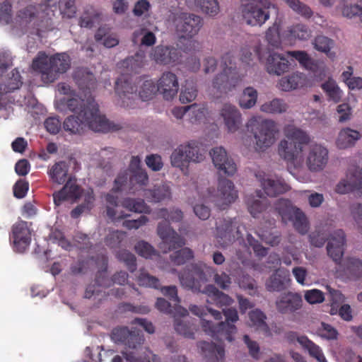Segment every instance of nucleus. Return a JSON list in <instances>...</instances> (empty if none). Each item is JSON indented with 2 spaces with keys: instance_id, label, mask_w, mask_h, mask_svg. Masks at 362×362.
Instances as JSON below:
<instances>
[{
  "instance_id": "nucleus-26",
  "label": "nucleus",
  "mask_w": 362,
  "mask_h": 362,
  "mask_svg": "<svg viewBox=\"0 0 362 362\" xmlns=\"http://www.w3.org/2000/svg\"><path fill=\"white\" fill-rule=\"evenodd\" d=\"M287 339L289 341L293 342L296 340L302 348L308 351V354L313 358H315L319 362H327L321 348L308 339L306 336H298L296 332H291L287 334Z\"/></svg>"
},
{
  "instance_id": "nucleus-10",
  "label": "nucleus",
  "mask_w": 362,
  "mask_h": 362,
  "mask_svg": "<svg viewBox=\"0 0 362 362\" xmlns=\"http://www.w3.org/2000/svg\"><path fill=\"white\" fill-rule=\"evenodd\" d=\"M221 66L223 71L215 77L213 86L221 92L227 93L239 84L243 76L238 72L234 55L231 52L222 56Z\"/></svg>"
},
{
  "instance_id": "nucleus-64",
  "label": "nucleus",
  "mask_w": 362,
  "mask_h": 362,
  "mask_svg": "<svg viewBox=\"0 0 362 362\" xmlns=\"http://www.w3.org/2000/svg\"><path fill=\"white\" fill-rule=\"evenodd\" d=\"M290 35L300 40H308L311 35V31L308 27L303 24H296L289 28Z\"/></svg>"
},
{
  "instance_id": "nucleus-48",
  "label": "nucleus",
  "mask_w": 362,
  "mask_h": 362,
  "mask_svg": "<svg viewBox=\"0 0 362 362\" xmlns=\"http://www.w3.org/2000/svg\"><path fill=\"white\" fill-rule=\"evenodd\" d=\"M107 203V216L112 220H119L127 216L122 211L118 212L116 207L118 206V197L112 194H107L105 197Z\"/></svg>"
},
{
  "instance_id": "nucleus-12",
  "label": "nucleus",
  "mask_w": 362,
  "mask_h": 362,
  "mask_svg": "<svg viewBox=\"0 0 362 362\" xmlns=\"http://www.w3.org/2000/svg\"><path fill=\"white\" fill-rule=\"evenodd\" d=\"M275 209L284 223L291 221L299 233L303 235L307 233L309 229L307 217L300 209L294 206L290 200L278 199L275 203Z\"/></svg>"
},
{
  "instance_id": "nucleus-37",
  "label": "nucleus",
  "mask_w": 362,
  "mask_h": 362,
  "mask_svg": "<svg viewBox=\"0 0 362 362\" xmlns=\"http://www.w3.org/2000/svg\"><path fill=\"white\" fill-rule=\"evenodd\" d=\"M361 134L359 132L351 128H344L341 129L337 139V146L339 148L345 149L353 146L356 141L360 139Z\"/></svg>"
},
{
  "instance_id": "nucleus-22",
  "label": "nucleus",
  "mask_w": 362,
  "mask_h": 362,
  "mask_svg": "<svg viewBox=\"0 0 362 362\" xmlns=\"http://www.w3.org/2000/svg\"><path fill=\"white\" fill-rule=\"evenodd\" d=\"M181 51L173 46L158 45L152 52L153 59L159 64H175L180 62Z\"/></svg>"
},
{
  "instance_id": "nucleus-45",
  "label": "nucleus",
  "mask_w": 362,
  "mask_h": 362,
  "mask_svg": "<svg viewBox=\"0 0 362 362\" xmlns=\"http://www.w3.org/2000/svg\"><path fill=\"white\" fill-rule=\"evenodd\" d=\"M258 93L253 87L245 88L239 98V105L243 109H250L255 105Z\"/></svg>"
},
{
  "instance_id": "nucleus-47",
  "label": "nucleus",
  "mask_w": 362,
  "mask_h": 362,
  "mask_svg": "<svg viewBox=\"0 0 362 362\" xmlns=\"http://www.w3.org/2000/svg\"><path fill=\"white\" fill-rule=\"evenodd\" d=\"M99 13L92 6H87L79 18L78 24L81 28H91L99 18Z\"/></svg>"
},
{
  "instance_id": "nucleus-49",
  "label": "nucleus",
  "mask_w": 362,
  "mask_h": 362,
  "mask_svg": "<svg viewBox=\"0 0 362 362\" xmlns=\"http://www.w3.org/2000/svg\"><path fill=\"white\" fill-rule=\"evenodd\" d=\"M354 69L349 66L347 70L341 74V78L343 82L347 86L349 90H359L362 89V78L359 76H353Z\"/></svg>"
},
{
  "instance_id": "nucleus-20",
  "label": "nucleus",
  "mask_w": 362,
  "mask_h": 362,
  "mask_svg": "<svg viewBox=\"0 0 362 362\" xmlns=\"http://www.w3.org/2000/svg\"><path fill=\"white\" fill-rule=\"evenodd\" d=\"M345 245L346 236L342 230H336L330 235L327 245V255L337 264H339L341 262Z\"/></svg>"
},
{
  "instance_id": "nucleus-35",
  "label": "nucleus",
  "mask_w": 362,
  "mask_h": 362,
  "mask_svg": "<svg viewBox=\"0 0 362 362\" xmlns=\"http://www.w3.org/2000/svg\"><path fill=\"white\" fill-rule=\"evenodd\" d=\"M145 57L144 52H138L134 56L122 61L120 68L124 69L125 75L139 73L144 65Z\"/></svg>"
},
{
  "instance_id": "nucleus-4",
  "label": "nucleus",
  "mask_w": 362,
  "mask_h": 362,
  "mask_svg": "<svg viewBox=\"0 0 362 362\" xmlns=\"http://www.w3.org/2000/svg\"><path fill=\"white\" fill-rule=\"evenodd\" d=\"M71 66V59L66 53H57L50 57L45 52H39L32 62L33 70L40 74L41 80L50 83L66 72Z\"/></svg>"
},
{
  "instance_id": "nucleus-38",
  "label": "nucleus",
  "mask_w": 362,
  "mask_h": 362,
  "mask_svg": "<svg viewBox=\"0 0 362 362\" xmlns=\"http://www.w3.org/2000/svg\"><path fill=\"white\" fill-rule=\"evenodd\" d=\"M74 80L78 88L83 91L90 90L96 87L97 81L95 76L85 69L76 71L74 74Z\"/></svg>"
},
{
  "instance_id": "nucleus-43",
  "label": "nucleus",
  "mask_w": 362,
  "mask_h": 362,
  "mask_svg": "<svg viewBox=\"0 0 362 362\" xmlns=\"http://www.w3.org/2000/svg\"><path fill=\"white\" fill-rule=\"evenodd\" d=\"M321 88L327 94L329 100H332L335 103L341 100L342 91L334 79L328 78L327 81L321 85Z\"/></svg>"
},
{
  "instance_id": "nucleus-36",
  "label": "nucleus",
  "mask_w": 362,
  "mask_h": 362,
  "mask_svg": "<svg viewBox=\"0 0 362 362\" xmlns=\"http://www.w3.org/2000/svg\"><path fill=\"white\" fill-rule=\"evenodd\" d=\"M107 276V268L103 270L99 271L95 276V284L88 285L86 289L84 297L86 298H90L94 296H99L101 293V287H109L110 284Z\"/></svg>"
},
{
  "instance_id": "nucleus-62",
  "label": "nucleus",
  "mask_w": 362,
  "mask_h": 362,
  "mask_svg": "<svg viewBox=\"0 0 362 362\" xmlns=\"http://www.w3.org/2000/svg\"><path fill=\"white\" fill-rule=\"evenodd\" d=\"M18 22L21 25L27 27L35 18V9L33 6H29L21 9L17 14Z\"/></svg>"
},
{
  "instance_id": "nucleus-28",
  "label": "nucleus",
  "mask_w": 362,
  "mask_h": 362,
  "mask_svg": "<svg viewBox=\"0 0 362 362\" xmlns=\"http://www.w3.org/2000/svg\"><path fill=\"white\" fill-rule=\"evenodd\" d=\"M221 115L228 132H236L242 124V115L238 109L231 104L223 105Z\"/></svg>"
},
{
  "instance_id": "nucleus-50",
  "label": "nucleus",
  "mask_w": 362,
  "mask_h": 362,
  "mask_svg": "<svg viewBox=\"0 0 362 362\" xmlns=\"http://www.w3.org/2000/svg\"><path fill=\"white\" fill-rule=\"evenodd\" d=\"M122 355L127 362H160V358L148 349L145 350L143 356L137 358L133 351H122Z\"/></svg>"
},
{
  "instance_id": "nucleus-39",
  "label": "nucleus",
  "mask_w": 362,
  "mask_h": 362,
  "mask_svg": "<svg viewBox=\"0 0 362 362\" xmlns=\"http://www.w3.org/2000/svg\"><path fill=\"white\" fill-rule=\"evenodd\" d=\"M304 83V76L297 73L281 78L279 82V87L284 91H289L302 87Z\"/></svg>"
},
{
  "instance_id": "nucleus-40",
  "label": "nucleus",
  "mask_w": 362,
  "mask_h": 362,
  "mask_svg": "<svg viewBox=\"0 0 362 362\" xmlns=\"http://www.w3.org/2000/svg\"><path fill=\"white\" fill-rule=\"evenodd\" d=\"M344 270L352 279L362 278V259L356 257H348L344 260Z\"/></svg>"
},
{
  "instance_id": "nucleus-2",
  "label": "nucleus",
  "mask_w": 362,
  "mask_h": 362,
  "mask_svg": "<svg viewBox=\"0 0 362 362\" xmlns=\"http://www.w3.org/2000/svg\"><path fill=\"white\" fill-rule=\"evenodd\" d=\"M90 115L85 112L82 116L71 115L67 117L63 122L64 131L70 134H83L87 129L98 132H115L121 129L119 124L110 122L103 115H97V110L93 106Z\"/></svg>"
},
{
  "instance_id": "nucleus-17",
  "label": "nucleus",
  "mask_w": 362,
  "mask_h": 362,
  "mask_svg": "<svg viewBox=\"0 0 362 362\" xmlns=\"http://www.w3.org/2000/svg\"><path fill=\"white\" fill-rule=\"evenodd\" d=\"M354 191L362 194V168L349 169L346 178L341 180L335 188V192L340 194Z\"/></svg>"
},
{
  "instance_id": "nucleus-24",
  "label": "nucleus",
  "mask_w": 362,
  "mask_h": 362,
  "mask_svg": "<svg viewBox=\"0 0 362 362\" xmlns=\"http://www.w3.org/2000/svg\"><path fill=\"white\" fill-rule=\"evenodd\" d=\"M132 78L127 75L122 74L115 82V92L122 100L124 106H129L128 103L125 104L126 99H133L136 96V81L134 84H132Z\"/></svg>"
},
{
  "instance_id": "nucleus-3",
  "label": "nucleus",
  "mask_w": 362,
  "mask_h": 362,
  "mask_svg": "<svg viewBox=\"0 0 362 362\" xmlns=\"http://www.w3.org/2000/svg\"><path fill=\"white\" fill-rule=\"evenodd\" d=\"M47 174L52 182L64 186L53 193L54 202L60 205L64 201L76 202L82 194V189L76 184V180L69 176V165L65 161H59L49 168Z\"/></svg>"
},
{
  "instance_id": "nucleus-44",
  "label": "nucleus",
  "mask_w": 362,
  "mask_h": 362,
  "mask_svg": "<svg viewBox=\"0 0 362 362\" xmlns=\"http://www.w3.org/2000/svg\"><path fill=\"white\" fill-rule=\"evenodd\" d=\"M287 108V104L282 99L274 98L263 103L260 110L268 114H281L285 112Z\"/></svg>"
},
{
  "instance_id": "nucleus-1",
  "label": "nucleus",
  "mask_w": 362,
  "mask_h": 362,
  "mask_svg": "<svg viewBox=\"0 0 362 362\" xmlns=\"http://www.w3.org/2000/svg\"><path fill=\"white\" fill-rule=\"evenodd\" d=\"M216 269L204 263H197L191 266V269L179 275L181 284L194 292H202L208 294L210 300L209 303H214L217 307L230 305L233 300L227 294L220 291L214 285H206L202 290V285L207 283Z\"/></svg>"
},
{
  "instance_id": "nucleus-7",
  "label": "nucleus",
  "mask_w": 362,
  "mask_h": 362,
  "mask_svg": "<svg viewBox=\"0 0 362 362\" xmlns=\"http://www.w3.org/2000/svg\"><path fill=\"white\" fill-rule=\"evenodd\" d=\"M284 134L288 140L283 139L278 146L281 158L288 162H293L303 152V145L308 144L309 135L300 128L293 125H287L284 129Z\"/></svg>"
},
{
  "instance_id": "nucleus-13",
  "label": "nucleus",
  "mask_w": 362,
  "mask_h": 362,
  "mask_svg": "<svg viewBox=\"0 0 362 362\" xmlns=\"http://www.w3.org/2000/svg\"><path fill=\"white\" fill-rule=\"evenodd\" d=\"M243 230L244 226L238 225L230 219H223L221 223L216 226V239L223 247H226L235 240H243Z\"/></svg>"
},
{
  "instance_id": "nucleus-6",
  "label": "nucleus",
  "mask_w": 362,
  "mask_h": 362,
  "mask_svg": "<svg viewBox=\"0 0 362 362\" xmlns=\"http://www.w3.org/2000/svg\"><path fill=\"white\" fill-rule=\"evenodd\" d=\"M246 127L253 136L255 152H265L275 143L279 129L274 120L253 116L247 121Z\"/></svg>"
},
{
  "instance_id": "nucleus-31",
  "label": "nucleus",
  "mask_w": 362,
  "mask_h": 362,
  "mask_svg": "<svg viewBox=\"0 0 362 362\" xmlns=\"http://www.w3.org/2000/svg\"><path fill=\"white\" fill-rule=\"evenodd\" d=\"M200 347L206 362H222L225 357V349L222 345L213 342L201 341Z\"/></svg>"
},
{
  "instance_id": "nucleus-16",
  "label": "nucleus",
  "mask_w": 362,
  "mask_h": 362,
  "mask_svg": "<svg viewBox=\"0 0 362 362\" xmlns=\"http://www.w3.org/2000/svg\"><path fill=\"white\" fill-rule=\"evenodd\" d=\"M213 163L220 175H233L237 170L234 160L228 157L226 151L223 147L214 148L210 151Z\"/></svg>"
},
{
  "instance_id": "nucleus-58",
  "label": "nucleus",
  "mask_w": 362,
  "mask_h": 362,
  "mask_svg": "<svg viewBox=\"0 0 362 362\" xmlns=\"http://www.w3.org/2000/svg\"><path fill=\"white\" fill-rule=\"evenodd\" d=\"M137 281L139 286L151 287L158 289L160 287L159 279L150 275L144 269H140L139 274L137 276Z\"/></svg>"
},
{
  "instance_id": "nucleus-59",
  "label": "nucleus",
  "mask_w": 362,
  "mask_h": 362,
  "mask_svg": "<svg viewBox=\"0 0 362 362\" xmlns=\"http://www.w3.org/2000/svg\"><path fill=\"white\" fill-rule=\"evenodd\" d=\"M117 259L125 264L130 272L136 269V258L134 254L126 250H119L117 254Z\"/></svg>"
},
{
  "instance_id": "nucleus-42",
  "label": "nucleus",
  "mask_w": 362,
  "mask_h": 362,
  "mask_svg": "<svg viewBox=\"0 0 362 362\" xmlns=\"http://www.w3.org/2000/svg\"><path fill=\"white\" fill-rule=\"evenodd\" d=\"M156 308L160 312L165 313H175L180 317H185L188 315V310L180 305L172 306L171 304L165 298H158L156 303Z\"/></svg>"
},
{
  "instance_id": "nucleus-55",
  "label": "nucleus",
  "mask_w": 362,
  "mask_h": 362,
  "mask_svg": "<svg viewBox=\"0 0 362 362\" xmlns=\"http://www.w3.org/2000/svg\"><path fill=\"white\" fill-rule=\"evenodd\" d=\"M197 95V89L192 81H187L183 86L180 95V100L182 103H187L194 100Z\"/></svg>"
},
{
  "instance_id": "nucleus-56",
  "label": "nucleus",
  "mask_w": 362,
  "mask_h": 362,
  "mask_svg": "<svg viewBox=\"0 0 362 362\" xmlns=\"http://www.w3.org/2000/svg\"><path fill=\"white\" fill-rule=\"evenodd\" d=\"M194 258V252L189 247L182 248L170 255L171 261L176 265H182Z\"/></svg>"
},
{
  "instance_id": "nucleus-27",
  "label": "nucleus",
  "mask_w": 362,
  "mask_h": 362,
  "mask_svg": "<svg viewBox=\"0 0 362 362\" xmlns=\"http://www.w3.org/2000/svg\"><path fill=\"white\" fill-rule=\"evenodd\" d=\"M276 304L279 313H292L300 308L302 298L298 293L287 292L281 295Z\"/></svg>"
},
{
  "instance_id": "nucleus-29",
  "label": "nucleus",
  "mask_w": 362,
  "mask_h": 362,
  "mask_svg": "<svg viewBox=\"0 0 362 362\" xmlns=\"http://www.w3.org/2000/svg\"><path fill=\"white\" fill-rule=\"evenodd\" d=\"M288 59L281 54L271 52L267 58L265 68L270 74L280 76L289 69Z\"/></svg>"
},
{
  "instance_id": "nucleus-21",
  "label": "nucleus",
  "mask_w": 362,
  "mask_h": 362,
  "mask_svg": "<svg viewBox=\"0 0 362 362\" xmlns=\"http://www.w3.org/2000/svg\"><path fill=\"white\" fill-rule=\"evenodd\" d=\"M158 90L166 100H173L177 94L179 83L177 76L171 71L163 73L157 82Z\"/></svg>"
},
{
  "instance_id": "nucleus-33",
  "label": "nucleus",
  "mask_w": 362,
  "mask_h": 362,
  "mask_svg": "<svg viewBox=\"0 0 362 362\" xmlns=\"http://www.w3.org/2000/svg\"><path fill=\"white\" fill-rule=\"evenodd\" d=\"M256 177L260 181L261 185L267 196L276 197L289 190V186L280 180L264 179L259 174H256Z\"/></svg>"
},
{
  "instance_id": "nucleus-63",
  "label": "nucleus",
  "mask_w": 362,
  "mask_h": 362,
  "mask_svg": "<svg viewBox=\"0 0 362 362\" xmlns=\"http://www.w3.org/2000/svg\"><path fill=\"white\" fill-rule=\"evenodd\" d=\"M174 327L175 331L187 338H194V328L191 325L187 324L180 317H175Z\"/></svg>"
},
{
  "instance_id": "nucleus-30",
  "label": "nucleus",
  "mask_w": 362,
  "mask_h": 362,
  "mask_svg": "<svg viewBox=\"0 0 362 362\" xmlns=\"http://www.w3.org/2000/svg\"><path fill=\"white\" fill-rule=\"evenodd\" d=\"M290 281L288 271L279 269L267 281L266 288L269 291H281L286 288Z\"/></svg>"
},
{
  "instance_id": "nucleus-52",
  "label": "nucleus",
  "mask_w": 362,
  "mask_h": 362,
  "mask_svg": "<svg viewBox=\"0 0 362 362\" xmlns=\"http://www.w3.org/2000/svg\"><path fill=\"white\" fill-rule=\"evenodd\" d=\"M286 3L291 9L296 13L301 16L305 18H310L312 17L313 12L312 9L307 4L301 2L300 0H283Z\"/></svg>"
},
{
  "instance_id": "nucleus-41",
  "label": "nucleus",
  "mask_w": 362,
  "mask_h": 362,
  "mask_svg": "<svg viewBox=\"0 0 362 362\" xmlns=\"http://www.w3.org/2000/svg\"><path fill=\"white\" fill-rule=\"evenodd\" d=\"M313 44L316 50L326 54V55L332 60H334L336 57L335 53L334 52H331V49L334 45V42L332 39L324 35H317L314 39Z\"/></svg>"
},
{
  "instance_id": "nucleus-53",
  "label": "nucleus",
  "mask_w": 362,
  "mask_h": 362,
  "mask_svg": "<svg viewBox=\"0 0 362 362\" xmlns=\"http://www.w3.org/2000/svg\"><path fill=\"white\" fill-rule=\"evenodd\" d=\"M22 77L17 69H13L11 71V76L8 78V81L5 84L1 85L2 87V91L8 96V93L14 91L20 88L22 86Z\"/></svg>"
},
{
  "instance_id": "nucleus-11",
  "label": "nucleus",
  "mask_w": 362,
  "mask_h": 362,
  "mask_svg": "<svg viewBox=\"0 0 362 362\" xmlns=\"http://www.w3.org/2000/svg\"><path fill=\"white\" fill-rule=\"evenodd\" d=\"M204 151L196 141H190L180 144L172 153L170 162L173 167L180 168L182 172L187 171L190 163H198L205 158Z\"/></svg>"
},
{
  "instance_id": "nucleus-54",
  "label": "nucleus",
  "mask_w": 362,
  "mask_h": 362,
  "mask_svg": "<svg viewBox=\"0 0 362 362\" xmlns=\"http://www.w3.org/2000/svg\"><path fill=\"white\" fill-rule=\"evenodd\" d=\"M247 209L253 217H257L258 214L264 211L268 206L267 198L254 199L248 198L246 201Z\"/></svg>"
},
{
  "instance_id": "nucleus-51",
  "label": "nucleus",
  "mask_w": 362,
  "mask_h": 362,
  "mask_svg": "<svg viewBox=\"0 0 362 362\" xmlns=\"http://www.w3.org/2000/svg\"><path fill=\"white\" fill-rule=\"evenodd\" d=\"M122 205L129 211L136 213L148 212V206L141 199L126 198L123 199Z\"/></svg>"
},
{
  "instance_id": "nucleus-19",
  "label": "nucleus",
  "mask_w": 362,
  "mask_h": 362,
  "mask_svg": "<svg viewBox=\"0 0 362 362\" xmlns=\"http://www.w3.org/2000/svg\"><path fill=\"white\" fill-rule=\"evenodd\" d=\"M328 161V151L322 145L313 144L309 147L306 159L308 168L311 171L322 170Z\"/></svg>"
},
{
  "instance_id": "nucleus-18",
  "label": "nucleus",
  "mask_w": 362,
  "mask_h": 362,
  "mask_svg": "<svg viewBox=\"0 0 362 362\" xmlns=\"http://www.w3.org/2000/svg\"><path fill=\"white\" fill-rule=\"evenodd\" d=\"M237 198L238 192L233 182L227 179L220 178L218 185V196L215 201L219 209H226Z\"/></svg>"
},
{
  "instance_id": "nucleus-32",
  "label": "nucleus",
  "mask_w": 362,
  "mask_h": 362,
  "mask_svg": "<svg viewBox=\"0 0 362 362\" xmlns=\"http://www.w3.org/2000/svg\"><path fill=\"white\" fill-rule=\"evenodd\" d=\"M136 87L139 97L143 101H148L158 92L157 84L153 80L146 76L136 78Z\"/></svg>"
},
{
  "instance_id": "nucleus-5",
  "label": "nucleus",
  "mask_w": 362,
  "mask_h": 362,
  "mask_svg": "<svg viewBox=\"0 0 362 362\" xmlns=\"http://www.w3.org/2000/svg\"><path fill=\"white\" fill-rule=\"evenodd\" d=\"M158 218L165 221L159 222L157 227V233L162 240L160 248L163 252H168L180 248L185 245V238L179 235L170 226V223L180 222L183 218L182 211L177 208L160 209L158 214Z\"/></svg>"
},
{
  "instance_id": "nucleus-57",
  "label": "nucleus",
  "mask_w": 362,
  "mask_h": 362,
  "mask_svg": "<svg viewBox=\"0 0 362 362\" xmlns=\"http://www.w3.org/2000/svg\"><path fill=\"white\" fill-rule=\"evenodd\" d=\"M126 237L125 233L120 230H112L106 235L104 240L105 244L111 249L120 247L122 242Z\"/></svg>"
},
{
  "instance_id": "nucleus-14",
  "label": "nucleus",
  "mask_w": 362,
  "mask_h": 362,
  "mask_svg": "<svg viewBox=\"0 0 362 362\" xmlns=\"http://www.w3.org/2000/svg\"><path fill=\"white\" fill-rule=\"evenodd\" d=\"M111 338L115 343L121 344L132 350H137L144 341L140 330L136 328L129 329L127 327L114 328L111 332Z\"/></svg>"
},
{
  "instance_id": "nucleus-9",
  "label": "nucleus",
  "mask_w": 362,
  "mask_h": 362,
  "mask_svg": "<svg viewBox=\"0 0 362 362\" xmlns=\"http://www.w3.org/2000/svg\"><path fill=\"white\" fill-rule=\"evenodd\" d=\"M223 313L226 317L225 322L214 325L211 321L203 320L202 327L207 334L218 341H232L237 332V328L233 323L239 320L238 313L235 308L223 309Z\"/></svg>"
},
{
  "instance_id": "nucleus-15",
  "label": "nucleus",
  "mask_w": 362,
  "mask_h": 362,
  "mask_svg": "<svg viewBox=\"0 0 362 362\" xmlns=\"http://www.w3.org/2000/svg\"><path fill=\"white\" fill-rule=\"evenodd\" d=\"M9 239L12 242L14 251L19 253L24 252L31 243V230L28 222L20 221L14 223L11 228Z\"/></svg>"
},
{
  "instance_id": "nucleus-23",
  "label": "nucleus",
  "mask_w": 362,
  "mask_h": 362,
  "mask_svg": "<svg viewBox=\"0 0 362 362\" xmlns=\"http://www.w3.org/2000/svg\"><path fill=\"white\" fill-rule=\"evenodd\" d=\"M66 105L71 112L79 116H82L85 112H88V115H90V112H93L92 106L97 110V115H101L98 103L91 96H88L86 100H84L78 95H74L66 100Z\"/></svg>"
},
{
  "instance_id": "nucleus-34",
  "label": "nucleus",
  "mask_w": 362,
  "mask_h": 362,
  "mask_svg": "<svg viewBox=\"0 0 362 362\" xmlns=\"http://www.w3.org/2000/svg\"><path fill=\"white\" fill-rule=\"evenodd\" d=\"M144 197L152 202H160L171 199V189L168 184L155 185L153 189L144 190Z\"/></svg>"
},
{
  "instance_id": "nucleus-46",
  "label": "nucleus",
  "mask_w": 362,
  "mask_h": 362,
  "mask_svg": "<svg viewBox=\"0 0 362 362\" xmlns=\"http://www.w3.org/2000/svg\"><path fill=\"white\" fill-rule=\"evenodd\" d=\"M266 315L259 309H255L249 313L250 325L255 327L264 332H269V327L266 322Z\"/></svg>"
},
{
  "instance_id": "nucleus-61",
  "label": "nucleus",
  "mask_w": 362,
  "mask_h": 362,
  "mask_svg": "<svg viewBox=\"0 0 362 362\" xmlns=\"http://www.w3.org/2000/svg\"><path fill=\"white\" fill-rule=\"evenodd\" d=\"M188 110L190 121L192 123L202 121L205 118L207 113V110L204 105L197 103L188 105Z\"/></svg>"
},
{
  "instance_id": "nucleus-8",
  "label": "nucleus",
  "mask_w": 362,
  "mask_h": 362,
  "mask_svg": "<svg viewBox=\"0 0 362 362\" xmlns=\"http://www.w3.org/2000/svg\"><path fill=\"white\" fill-rule=\"evenodd\" d=\"M202 26V19L200 16L187 13L180 14L176 29L181 34L179 42L183 52L192 53L199 50V42L192 37L199 33Z\"/></svg>"
},
{
  "instance_id": "nucleus-60",
  "label": "nucleus",
  "mask_w": 362,
  "mask_h": 362,
  "mask_svg": "<svg viewBox=\"0 0 362 362\" xmlns=\"http://www.w3.org/2000/svg\"><path fill=\"white\" fill-rule=\"evenodd\" d=\"M117 259L125 264L130 272L136 269V258L134 254L126 250H119L117 254Z\"/></svg>"
},
{
  "instance_id": "nucleus-25",
  "label": "nucleus",
  "mask_w": 362,
  "mask_h": 362,
  "mask_svg": "<svg viewBox=\"0 0 362 362\" xmlns=\"http://www.w3.org/2000/svg\"><path fill=\"white\" fill-rule=\"evenodd\" d=\"M242 13L243 19L250 25H262L269 18V13L262 8L254 5L252 3L243 6Z\"/></svg>"
}]
</instances>
